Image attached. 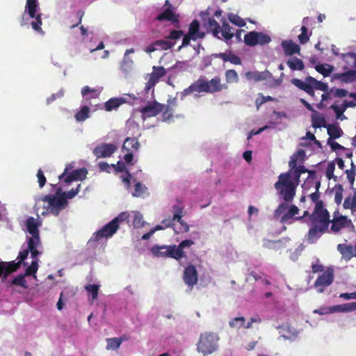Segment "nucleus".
Here are the masks:
<instances>
[{"label": "nucleus", "mask_w": 356, "mask_h": 356, "mask_svg": "<svg viewBox=\"0 0 356 356\" xmlns=\"http://www.w3.org/2000/svg\"><path fill=\"white\" fill-rule=\"evenodd\" d=\"M330 224V215L327 209L324 207L323 202H319L314 207L313 212L309 216L311 226L307 235V240L309 243H314L325 233L328 232Z\"/></svg>", "instance_id": "nucleus-1"}, {"label": "nucleus", "mask_w": 356, "mask_h": 356, "mask_svg": "<svg viewBox=\"0 0 356 356\" xmlns=\"http://www.w3.org/2000/svg\"><path fill=\"white\" fill-rule=\"evenodd\" d=\"M223 88H227V86L221 83L219 76H215L210 81L199 78L181 92V98L183 99L191 94L197 95V93L202 92L213 94L221 91Z\"/></svg>", "instance_id": "nucleus-2"}, {"label": "nucleus", "mask_w": 356, "mask_h": 356, "mask_svg": "<svg viewBox=\"0 0 356 356\" xmlns=\"http://www.w3.org/2000/svg\"><path fill=\"white\" fill-rule=\"evenodd\" d=\"M298 183L291 177V170L282 173L274 186L277 193L282 197L284 202H291L296 195V190Z\"/></svg>", "instance_id": "nucleus-3"}, {"label": "nucleus", "mask_w": 356, "mask_h": 356, "mask_svg": "<svg viewBox=\"0 0 356 356\" xmlns=\"http://www.w3.org/2000/svg\"><path fill=\"white\" fill-rule=\"evenodd\" d=\"M219 340V336L213 332L201 333L197 343V351L204 356L211 355L218 350Z\"/></svg>", "instance_id": "nucleus-4"}, {"label": "nucleus", "mask_w": 356, "mask_h": 356, "mask_svg": "<svg viewBox=\"0 0 356 356\" xmlns=\"http://www.w3.org/2000/svg\"><path fill=\"white\" fill-rule=\"evenodd\" d=\"M26 225L27 232L31 235V236L27 237V243L31 250V255L32 258H35L41 254L37 250V248L41 245L38 229L40 225L33 217H29L26 220Z\"/></svg>", "instance_id": "nucleus-5"}, {"label": "nucleus", "mask_w": 356, "mask_h": 356, "mask_svg": "<svg viewBox=\"0 0 356 356\" xmlns=\"http://www.w3.org/2000/svg\"><path fill=\"white\" fill-rule=\"evenodd\" d=\"M40 200L47 202V213H49L55 216L59 215L60 212L65 209L68 205L67 200H65L61 195L58 197L56 195H46L40 197Z\"/></svg>", "instance_id": "nucleus-6"}, {"label": "nucleus", "mask_w": 356, "mask_h": 356, "mask_svg": "<svg viewBox=\"0 0 356 356\" xmlns=\"http://www.w3.org/2000/svg\"><path fill=\"white\" fill-rule=\"evenodd\" d=\"M289 202L280 203L274 211V216L280 218L282 224L291 223V220L299 213V209L295 204L289 205Z\"/></svg>", "instance_id": "nucleus-7"}, {"label": "nucleus", "mask_w": 356, "mask_h": 356, "mask_svg": "<svg viewBox=\"0 0 356 356\" xmlns=\"http://www.w3.org/2000/svg\"><path fill=\"white\" fill-rule=\"evenodd\" d=\"M356 310V302L337 305L330 307H322L315 309L314 313L319 315L330 314L332 313H348Z\"/></svg>", "instance_id": "nucleus-8"}, {"label": "nucleus", "mask_w": 356, "mask_h": 356, "mask_svg": "<svg viewBox=\"0 0 356 356\" xmlns=\"http://www.w3.org/2000/svg\"><path fill=\"white\" fill-rule=\"evenodd\" d=\"M270 41V35L263 32L250 31L244 36V42L249 47L265 45Z\"/></svg>", "instance_id": "nucleus-9"}, {"label": "nucleus", "mask_w": 356, "mask_h": 356, "mask_svg": "<svg viewBox=\"0 0 356 356\" xmlns=\"http://www.w3.org/2000/svg\"><path fill=\"white\" fill-rule=\"evenodd\" d=\"M29 252H31V250L29 249V245H28V248L19 252L17 259L19 261L15 262V261H5L6 265V273L3 275V277H2L1 282H4L7 280L8 276L18 270L20 267L21 264H23L24 266H26L27 263L24 262V261L27 258Z\"/></svg>", "instance_id": "nucleus-10"}, {"label": "nucleus", "mask_w": 356, "mask_h": 356, "mask_svg": "<svg viewBox=\"0 0 356 356\" xmlns=\"http://www.w3.org/2000/svg\"><path fill=\"white\" fill-rule=\"evenodd\" d=\"M334 280L333 270L328 268L326 270L323 271L316 280L314 284V288L317 290L318 293H323L325 288L331 285Z\"/></svg>", "instance_id": "nucleus-11"}, {"label": "nucleus", "mask_w": 356, "mask_h": 356, "mask_svg": "<svg viewBox=\"0 0 356 356\" xmlns=\"http://www.w3.org/2000/svg\"><path fill=\"white\" fill-rule=\"evenodd\" d=\"M179 18L180 16L176 13L175 8H165L155 19L159 22H170L175 27L180 28Z\"/></svg>", "instance_id": "nucleus-12"}, {"label": "nucleus", "mask_w": 356, "mask_h": 356, "mask_svg": "<svg viewBox=\"0 0 356 356\" xmlns=\"http://www.w3.org/2000/svg\"><path fill=\"white\" fill-rule=\"evenodd\" d=\"M68 172V168H65L64 172L58 176L60 180L63 179L67 184L73 181H82L86 178L88 170L85 168H80L73 170L70 174L67 175Z\"/></svg>", "instance_id": "nucleus-13"}, {"label": "nucleus", "mask_w": 356, "mask_h": 356, "mask_svg": "<svg viewBox=\"0 0 356 356\" xmlns=\"http://www.w3.org/2000/svg\"><path fill=\"white\" fill-rule=\"evenodd\" d=\"M163 108L164 105L154 101L140 108L139 111L141 113L143 120L145 121L147 118L156 116L159 113L163 111Z\"/></svg>", "instance_id": "nucleus-14"}, {"label": "nucleus", "mask_w": 356, "mask_h": 356, "mask_svg": "<svg viewBox=\"0 0 356 356\" xmlns=\"http://www.w3.org/2000/svg\"><path fill=\"white\" fill-rule=\"evenodd\" d=\"M117 149L118 147L115 144L101 143L93 149L92 153L97 158H106L110 157Z\"/></svg>", "instance_id": "nucleus-15"}, {"label": "nucleus", "mask_w": 356, "mask_h": 356, "mask_svg": "<svg viewBox=\"0 0 356 356\" xmlns=\"http://www.w3.org/2000/svg\"><path fill=\"white\" fill-rule=\"evenodd\" d=\"M118 228V225L115 224V221L112 220L95 234V240L99 241L102 238L111 237Z\"/></svg>", "instance_id": "nucleus-16"}, {"label": "nucleus", "mask_w": 356, "mask_h": 356, "mask_svg": "<svg viewBox=\"0 0 356 356\" xmlns=\"http://www.w3.org/2000/svg\"><path fill=\"white\" fill-rule=\"evenodd\" d=\"M183 280L186 285L193 287L197 283L198 274L194 265L188 264L184 269Z\"/></svg>", "instance_id": "nucleus-17"}, {"label": "nucleus", "mask_w": 356, "mask_h": 356, "mask_svg": "<svg viewBox=\"0 0 356 356\" xmlns=\"http://www.w3.org/2000/svg\"><path fill=\"white\" fill-rule=\"evenodd\" d=\"M331 227L330 231L333 233H338L343 228H348L353 226L352 220L347 216H339V218L330 220Z\"/></svg>", "instance_id": "nucleus-18"}, {"label": "nucleus", "mask_w": 356, "mask_h": 356, "mask_svg": "<svg viewBox=\"0 0 356 356\" xmlns=\"http://www.w3.org/2000/svg\"><path fill=\"white\" fill-rule=\"evenodd\" d=\"M332 80H339L341 83H350L356 80V70H348L343 73H335Z\"/></svg>", "instance_id": "nucleus-19"}, {"label": "nucleus", "mask_w": 356, "mask_h": 356, "mask_svg": "<svg viewBox=\"0 0 356 356\" xmlns=\"http://www.w3.org/2000/svg\"><path fill=\"white\" fill-rule=\"evenodd\" d=\"M163 249L165 250L168 257L173 258L177 261H179L181 259L186 257L185 252L184 250H181L179 245H164Z\"/></svg>", "instance_id": "nucleus-20"}, {"label": "nucleus", "mask_w": 356, "mask_h": 356, "mask_svg": "<svg viewBox=\"0 0 356 356\" xmlns=\"http://www.w3.org/2000/svg\"><path fill=\"white\" fill-rule=\"evenodd\" d=\"M281 46L283 48L284 53L286 56H292L295 54H300V47L292 40L282 41Z\"/></svg>", "instance_id": "nucleus-21"}, {"label": "nucleus", "mask_w": 356, "mask_h": 356, "mask_svg": "<svg viewBox=\"0 0 356 356\" xmlns=\"http://www.w3.org/2000/svg\"><path fill=\"white\" fill-rule=\"evenodd\" d=\"M127 99L124 97H113L108 99L104 103V108L106 111L116 110L121 105L125 104Z\"/></svg>", "instance_id": "nucleus-22"}, {"label": "nucleus", "mask_w": 356, "mask_h": 356, "mask_svg": "<svg viewBox=\"0 0 356 356\" xmlns=\"http://www.w3.org/2000/svg\"><path fill=\"white\" fill-rule=\"evenodd\" d=\"M204 26L207 28L208 30L211 31L213 36L220 39V37H219L218 35L220 33L221 28L217 21L213 17H209L207 20H204Z\"/></svg>", "instance_id": "nucleus-23"}, {"label": "nucleus", "mask_w": 356, "mask_h": 356, "mask_svg": "<svg viewBox=\"0 0 356 356\" xmlns=\"http://www.w3.org/2000/svg\"><path fill=\"white\" fill-rule=\"evenodd\" d=\"M188 33L195 37L197 40L203 38L205 35L204 32L200 31V22L197 19H193L189 24Z\"/></svg>", "instance_id": "nucleus-24"}, {"label": "nucleus", "mask_w": 356, "mask_h": 356, "mask_svg": "<svg viewBox=\"0 0 356 356\" xmlns=\"http://www.w3.org/2000/svg\"><path fill=\"white\" fill-rule=\"evenodd\" d=\"M353 196L347 197L343 203L345 209H350L352 214L356 213V188H353Z\"/></svg>", "instance_id": "nucleus-25"}, {"label": "nucleus", "mask_w": 356, "mask_h": 356, "mask_svg": "<svg viewBox=\"0 0 356 356\" xmlns=\"http://www.w3.org/2000/svg\"><path fill=\"white\" fill-rule=\"evenodd\" d=\"M305 156V152L303 149H298L291 157L289 162V170H293L298 165V160L303 161Z\"/></svg>", "instance_id": "nucleus-26"}, {"label": "nucleus", "mask_w": 356, "mask_h": 356, "mask_svg": "<svg viewBox=\"0 0 356 356\" xmlns=\"http://www.w3.org/2000/svg\"><path fill=\"white\" fill-rule=\"evenodd\" d=\"M327 134L331 140L339 138L343 134V131L338 124H328L327 126Z\"/></svg>", "instance_id": "nucleus-27"}, {"label": "nucleus", "mask_w": 356, "mask_h": 356, "mask_svg": "<svg viewBox=\"0 0 356 356\" xmlns=\"http://www.w3.org/2000/svg\"><path fill=\"white\" fill-rule=\"evenodd\" d=\"M39 3L38 0H26L25 6V12H26L31 18L35 17V13L38 11Z\"/></svg>", "instance_id": "nucleus-28"}, {"label": "nucleus", "mask_w": 356, "mask_h": 356, "mask_svg": "<svg viewBox=\"0 0 356 356\" xmlns=\"http://www.w3.org/2000/svg\"><path fill=\"white\" fill-rule=\"evenodd\" d=\"M140 144L136 138L127 137L122 145V149L131 152L132 150H137Z\"/></svg>", "instance_id": "nucleus-29"}, {"label": "nucleus", "mask_w": 356, "mask_h": 356, "mask_svg": "<svg viewBox=\"0 0 356 356\" xmlns=\"http://www.w3.org/2000/svg\"><path fill=\"white\" fill-rule=\"evenodd\" d=\"M291 83L298 89L302 90L305 92H309L312 90V88H313L312 84L306 79L303 81L301 79L294 78L291 79Z\"/></svg>", "instance_id": "nucleus-30"}, {"label": "nucleus", "mask_w": 356, "mask_h": 356, "mask_svg": "<svg viewBox=\"0 0 356 356\" xmlns=\"http://www.w3.org/2000/svg\"><path fill=\"white\" fill-rule=\"evenodd\" d=\"M334 69V67L333 65L327 63L317 64L315 66V70L324 77L329 76L333 72Z\"/></svg>", "instance_id": "nucleus-31"}, {"label": "nucleus", "mask_w": 356, "mask_h": 356, "mask_svg": "<svg viewBox=\"0 0 356 356\" xmlns=\"http://www.w3.org/2000/svg\"><path fill=\"white\" fill-rule=\"evenodd\" d=\"M286 64L291 70L302 71L305 68V64L303 61L297 57H293L292 58L289 59L286 62Z\"/></svg>", "instance_id": "nucleus-32"}, {"label": "nucleus", "mask_w": 356, "mask_h": 356, "mask_svg": "<svg viewBox=\"0 0 356 356\" xmlns=\"http://www.w3.org/2000/svg\"><path fill=\"white\" fill-rule=\"evenodd\" d=\"M306 80L312 84V87L314 89L319 90L323 92H327L328 90V86L327 83L318 81L311 76L306 77Z\"/></svg>", "instance_id": "nucleus-33"}, {"label": "nucleus", "mask_w": 356, "mask_h": 356, "mask_svg": "<svg viewBox=\"0 0 356 356\" xmlns=\"http://www.w3.org/2000/svg\"><path fill=\"white\" fill-rule=\"evenodd\" d=\"M220 33L222 38L226 40H231L234 35L233 28L226 22L222 23Z\"/></svg>", "instance_id": "nucleus-34"}, {"label": "nucleus", "mask_w": 356, "mask_h": 356, "mask_svg": "<svg viewBox=\"0 0 356 356\" xmlns=\"http://www.w3.org/2000/svg\"><path fill=\"white\" fill-rule=\"evenodd\" d=\"M26 275L24 274H20L14 277L10 283V286H18L22 287L24 289H28V284L26 280Z\"/></svg>", "instance_id": "nucleus-35"}, {"label": "nucleus", "mask_w": 356, "mask_h": 356, "mask_svg": "<svg viewBox=\"0 0 356 356\" xmlns=\"http://www.w3.org/2000/svg\"><path fill=\"white\" fill-rule=\"evenodd\" d=\"M33 19H35V21H33L31 23V27L33 29L40 33L44 34V31L42 29V14L38 13L37 12L35 14V17Z\"/></svg>", "instance_id": "nucleus-36"}, {"label": "nucleus", "mask_w": 356, "mask_h": 356, "mask_svg": "<svg viewBox=\"0 0 356 356\" xmlns=\"http://www.w3.org/2000/svg\"><path fill=\"white\" fill-rule=\"evenodd\" d=\"M175 43L165 40H158L155 41L157 50H168L175 46Z\"/></svg>", "instance_id": "nucleus-37"}, {"label": "nucleus", "mask_w": 356, "mask_h": 356, "mask_svg": "<svg viewBox=\"0 0 356 356\" xmlns=\"http://www.w3.org/2000/svg\"><path fill=\"white\" fill-rule=\"evenodd\" d=\"M90 109L87 106H83L79 111L75 114V119L78 122H83L89 117Z\"/></svg>", "instance_id": "nucleus-38"}, {"label": "nucleus", "mask_w": 356, "mask_h": 356, "mask_svg": "<svg viewBox=\"0 0 356 356\" xmlns=\"http://www.w3.org/2000/svg\"><path fill=\"white\" fill-rule=\"evenodd\" d=\"M34 259H35L31 262V265L29 266L25 270L24 275L26 276L33 275L34 277H36L35 274L38 271L39 266L36 257Z\"/></svg>", "instance_id": "nucleus-39"}, {"label": "nucleus", "mask_w": 356, "mask_h": 356, "mask_svg": "<svg viewBox=\"0 0 356 356\" xmlns=\"http://www.w3.org/2000/svg\"><path fill=\"white\" fill-rule=\"evenodd\" d=\"M307 172V170L305 168L303 165H298L295 169L292 170L291 173V177L292 179L296 181L297 183L299 184L300 182V177L302 174Z\"/></svg>", "instance_id": "nucleus-40"}, {"label": "nucleus", "mask_w": 356, "mask_h": 356, "mask_svg": "<svg viewBox=\"0 0 356 356\" xmlns=\"http://www.w3.org/2000/svg\"><path fill=\"white\" fill-rule=\"evenodd\" d=\"M106 341H107L106 348L115 350V349H118L120 346V345L122 342V337L109 338V339H106Z\"/></svg>", "instance_id": "nucleus-41"}, {"label": "nucleus", "mask_w": 356, "mask_h": 356, "mask_svg": "<svg viewBox=\"0 0 356 356\" xmlns=\"http://www.w3.org/2000/svg\"><path fill=\"white\" fill-rule=\"evenodd\" d=\"M133 214V226L136 228L142 227L145 223L143 215L139 211H134Z\"/></svg>", "instance_id": "nucleus-42"}, {"label": "nucleus", "mask_w": 356, "mask_h": 356, "mask_svg": "<svg viewBox=\"0 0 356 356\" xmlns=\"http://www.w3.org/2000/svg\"><path fill=\"white\" fill-rule=\"evenodd\" d=\"M334 202L337 204H340L343 200V188L341 184H337L334 188Z\"/></svg>", "instance_id": "nucleus-43"}, {"label": "nucleus", "mask_w": 356, "mask_h": 356, "mask_svg": "<svg viewBox=\"0 0 356 356\" xmlns=\"http://www.w3.org/2000/svg\"><path fill=\"white\" fill-rule=\"evenodd\" d=\"M225 78L227 82L229 83L238 82V76L237 72L234 70H227L225 72Z\"/></svg>", "instance_id": "nucleus-44"}, {"label": "nucleus", "mask_w": 356, "mask_h": 356, "mask_svg": "<svg viewBox=\"0 0 356 356\" xmlns=\"http://www.w3.org/2000/svg\"><path fill=\"white\" fill-rule=\"evenodd\" d=\"M245 319L244 317H236L232 319L229 325L231 327L239 329L245 327Z\"/></svg>", "instance_id": "nucleus-45"}, {"label": "nucleus", "mask_w": 356, "mask_h": 356, "mask_svg": "<svg viewBox=\"0 0 356 356\" xmlns=\"http://www.w3.org/2000/svg\"><path fill=\"white\" fill-rule=\"evenodd\" d=\"M330 108L332 109L336 115V118L337 119L343 120L346 117L343 115V113L346 111V108L343 105L338 106L336 104H332L330 106Z\"/></svg>", "instance_id": "nucleus-46"}, {"label": "nucleus", "mask_w": 356, "mask_h": 356, "mask_svg": "<svg viewBox=\"0 0 356 356\" xmlns=\"http://www.w3.org/2000/svg\"><path fill=\"white\" fill-rule=\"evenodd\" d=\"M228 19L232 24L236 25L238 27H243L246 24L243 19L235 14L229 15Z\"/></svg>", "instance_id": "nucleus-47"}, {"label": "nucleus", "mask_w": 356, "mask_h": 356, "mask_svg": "<svg viewBox=\"0 0 356 356\" xmlns=\"http://www.w3.org/2000/svg\"><path fill=\"white\" fill-rule=\"evenodd\" d=\"M348 95L350 97H353L356 100V92H350L343 88H337L334 91V96L336 97L342 98Z\"/></svg>", "instance_id": "nucleus-48"}, {"label": "nucleus", "mask_w": 356, "mask_h": 356, "mask_svg": "<svg viewBox=\"0 0 356 356\" xmlns=\"http://www.w3.org/2000/svg\"><path fill=\"white\" fill-rule=\"evenodd\" d=\"M300 31L301 33L298 35V40L300 44H304L309 40L308 29L305 26H302Z\"/></svg>", "instance_id": "nucleus-49"}, {"label": "nucleus", "mask_w": 356, "mask_h": 356, "mask_svg": "<svg viewBox=\"0 0 356 356\" xmlns=\"http://www.w3.org/2000/svg\"><path fill=\"white\" fill-rule=\"evenodd\" d=\"M355 168V165H354L353 162L352 161L351 162V168L350 170H346L347 179H348V181L350 182V186L352 188H353V184L355 181V176L356 175Z\"/></svg>", "instance_id": "nucleus-50"}, {"label": "nucleus", "mask_w": 356, "mask_h": 356, "mask_svg": "<svg viewBox=\"0 0 356 356\" xmlns=\"http://www.w3.org/2000/svg\"><path fill=\"white\" fill-rule=\"evenodd\" d=\"M335 170V162L332 161L328 163L326 170H325V175L327 178L330 180L331 179H334V180L337 179V177L334 176V172Z\"/></svg>", "instance_id": "nucleus-51"}, {"label": "nucleus", "mask_w": 356, "mask_h": 356, "mask_svg": "<svg viewBox=\"0 0 356 356\" xmlns=\"http://www.w3.org/2000/svg\"><path fill=\"white\" fill-rule=\"evenodd\" d=\"M86 290L91 293L92 300H95L98 297L99 286L96 284H88L86 286Z\"/></svg>", "instance_id": "nucleus-52"}, {"label": "nucleus", "mask_w": 356, "mask_h": 356, "mask_svg": "<svg viewBox=\"0 0 356 356\" xmlns=\"http://www.w3.org/2000/svg\"><path fill=\"white\" fill-rule=\"evenodd\" d=\"M159 78L155 76V75L152 72L150 74L148 81L146 83L145 88V90L148 92L150 89L154 88V86L156 84V83L159 82Z\"/></svg>", "instance_id": "nucleus-53"}, {"label": "nucleus", "mask_w": 356, "mask_h": 356, "mask_svg": "<svg viewBox=\"0 0 356 356\" xmlns=\"http://www.w3.org/2000/svg\"><path fill=\"white\" fill-rule=\"evenodd\" d=\"M147 188L145 186H143L140 182H137L134 186V192L132 193L134 197H140L142 196Z\"/></svg>", "instance_id": "nucleus-54"}, {"label": "nucleus", "mask_w": 356, "mask_h": 356, "mask_svg": "<svg viewBox=\"0 0 356 356\" xmlns=\"http://www.w3.org/2000/svg\"><path fill=\"white\" fill-rule=\"evenodd\" d=\"M172 209L174 211L172 220H181V218L184 216V207L179 205H173Z\"/></svg>", "instance_id": "nucleus-55"}, {"label": "nucleus", "mask_w": 356, "mask_h": 356, "mask_svg": "<svg viewBox=\"0 0 356 356\" xmlns=\"http://www.w3.org/2000/svg\"><path fill=\"white\" fill-rule=\"evenodd\" d=\"M246 77L248 79H252L256 81H262L266 79L265 72H248L246 73Z\"/></svg>", "instance_id": "nucleus-56"}, {"label": "nucleus", "mask_w": 356, "mask_h": 356, "mask_svg": "<svg viewBox=\"0 0 356 356\" xmlns=\"http://www.w3.org/2000/svg\"><path fill=\"white\" fill-rule=\"evenodd\" d=\"M80 188L81 184H79L76 188H72L70 191L67 192H64L61 193V196L64 197L65 200L72 199L79 193Z\"/></svg>", "instance_id": "nucleus-57"}, {"label": "nucleus", "mask_w": 356, "mask_h": 356, "mask_svg": "<svg viewBox=\"0 0 356 356\" xmlns=\"http://www.w3.org/2000/svg\"><path fill=\"white\" fill-rule=\"evenodd\" d=\"M184 35V31L182 30H172L169 35L166 36L165 39L176 40H179Z\"/></svg>", "instance_id": "nucleus-58"}, {"label": "nucleus", "mask_w": 356, "mask_h": 356, "mask_svg": "<svg viewBox=\"0 0 356 356\" xmlns=\"http://www.w3.org/2000/svg\"><path fill=\"white\" fill-rule=\"evenodd\" d=\"M132 63L133 60L130 59L128 56L124 55V58L120 64V67L123 71L127 72L131 68Z\"/></svg>", "instance_id": "nucleus-59"}, {"label": "nucleus", "mask_w": 356, "mask_h": 356, "mask_svg": "<svg viewBox=\"0 0 356 356\" xmlns=\"http://www.w3.org/2000/svg\"><path fill=\"white\" fill-rule=\"evenodd\" d=\"M112 168L118 172H125L127 175L130 176V172L125 166L124 163L122 161H118L116 165L112 164Z\"/></svg>", "instance_id": "nucleus-60"}, {"label": "nucleus", "mask_w": 356, "mask_h": 356, "mask_svg": "<svg viewBox=\"0 0 356 356\" xmlns=\"http://www.w3.org/2000/svg\"><path fill=\"white\" fill-rule=\"evenodd\" d=\"M129 213L127 211L121 212L118 216L113 219L115 224L118 225L120 222L129 221Z\"/></svg>", "instance_id": "nucleus-61"}, {"label": "nucleus", "mask_w": 356, "mask_h": 356, "mask_svg": "<svg viewBox=\"0 0 356 356\" xmlns=\"http://www.w3.org/2000/svg\"><path fill=\"white\" fill-rule=\"evenodd\" d=\"M153 71L152 73L155 75V76L158 78H161L162 76H165L166 74L165 69L162 66H154L153 67Z\"/></svg>", "instance_id": "nucleus-62"}, {"label": "nucleus", "mask_w": 356, "mask_h": 356, "mask_svg": "<svg viewBox=\"0 0 356 356\" xmlns=\"http://www.w3.org/2000/svg\"><path fill=\"white\" fill-rule=\"evenodd\" d=\"M37 177L40 188H42L45 185L47 179L41 169L38 170Z\"/></svg>", "instance_id": "nucleus-63"}, {"label": "nucleus", "mask_w": 356, "mask_h": 356, "mask_svg": "<svg viewBox=\"0 0 356 356\" xmlns=\"http://www.w3.org/2000/svg\"><path fill=\"white\" fill-rule=\"evenodd\" d=\"M327 143L331 147L332 150H333V151H336V150H339V149L344 150L346 149L343 146L339 144L337 142H335L333 140H331V138H328Z\"/></svg>", "instance_id": "nucleus-64"}]
</instances>
